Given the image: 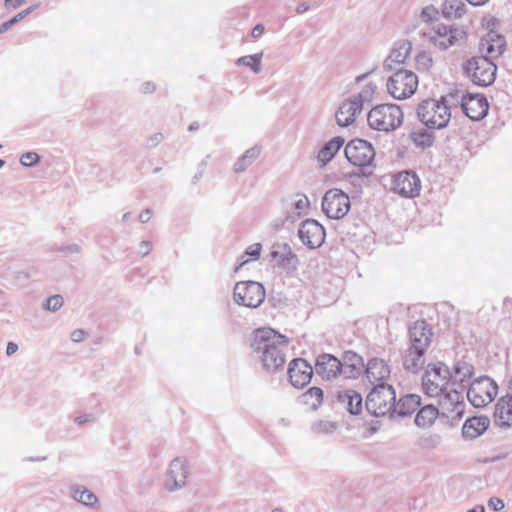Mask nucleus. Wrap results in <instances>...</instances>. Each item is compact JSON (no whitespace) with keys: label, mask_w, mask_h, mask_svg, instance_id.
Instances as JSON below:
<instances>
[{"label":"nucleus","mask_w":512,"mask_h":512,"mask_svg":"<svg viewBox=\"0 0 512 512\" xmlns=\"http://www.w3.org/2000/svg\"><path fill=\"white\" fill-rule=\"evenodd\" d=\"M271 258L276 261L279 268L286 272H293L299 265L297 255L292 251L291 247L286 243H276L272 246L270 252Z\"/></svg>","instance_id":"obj_21"},{"label":"nucleus","mask_w":512,"mask_h":512,"mask_svg":"<svg viewBox=\"0 0 512 512\" xmlns=\"http://www.w3.org/2000/svg\"><path fill=\"white\" fill-rule=\"evenodd\" d=\"M40 156L36 152H25L20 157V163L25 167H33L40 162Z\"/></svg>","instance_id":"obj_48"},{"label":"nucleus","mask_w":512,"mask_h":512,"mask_svg":"<svg viewBox=\"0 0 512 512\" xmlns=\"http://www.w3.org/2000/svg\"><path fill=\"white\" fill-rule=\"evenodd\" d=\"M416 114L428 129H443L451 119V111H448L446 104L433 98L422 100L417 105Z\"/></svg>","instance_id":"obj_3"},{"label":"nucleus","mask_w":512,"mask_h":512,"mask_svg":"<svg viewBox=\"0 0 512 512\" xmlns=\"http://www.w3.org/2000/svg\"><path fill=\"white\" fill-rule=\"evenodd\" d=\"M461 108L471 120L479 121L487 115L489 104L484 95L467 93L461 97Z\"/></svg>","instance_id":"obj_18"},{"label":"nucleus","mask_w":512,"mask_h":512,"mask_svg":"<svg viewBox=\"0 0 512 512\" xmlns=\"http://www.w3.org/2000/svg\"><path fill=\"white\" fill-rule=\"evenodd\" d=\"M341 364H364L363 358L352 350L344 351L340 358Z\"/></svg>","instance_id":"obj_46"},{"label":"nucleus","mask_w":512,"mask_h":512,"mask_svg":"<svg viewBox=\"0 0 512 512\" xmlns=\"http://www.w3.org/2000/svg\"><path fill=\"white\" fill-rule=\"evenodd\" d=\"M433 331L426 320H417L408 327V349L427 351L432 343Z\"/></svg>","instance_id":"obj_14"},{"label":"nucleus","mask_w":512,"mask_h":512,"mask_svg":"<svg viewBox=\"0 0 512 512\" xmlns=\"http://www.w3.org/2000/svg\"><path fill=\"white\" fill-rule=\"evenodd\" d=\"M439 416H441L439 409L432 404H428L419 409L415 416L414 423L419 428H429Z\"/></svg>","instance_id":"obj_31"},{"label":"nucleus","mask_w":512,"mask_h":512,"mask_svg":"<svg viewBox=\"0 0 512 512\" xmlns=\"http://www.w3.org/2000/svg\"><path fill=\"white\" fill-rule=\"evenodd\" d=\"M262 246L260 243H255L250 245L244 252V254L240 257L239 264L235 267V272H237L242 266H244L248 260H245V256H250L252 259L256 260L260 257Z\"/></svg>","instance_id":"obj_42"},{"label":"nucleus","mask_w":512,"mask_h":512,"mask_svg":"<svg viewBox=\"0 0 512 512\" xmlns=\"http://www.w3.org/2000/svg\"><path fill=\"white\" fill-rule=\"evenodd\" d=\"M26 2V0H5V6L8 9H16L23 5Z\"/></svg>","instance_id":"obj_58"},{"label":"nucleus","mask_w":512,"mask_h":512,"mask_svg":"<svg viewBox=\"0 0 512 512\" xmlns=\"http://www.w3.org/2000/svg\"><path fill=\"white\" fill-rule=\"evenodd\" d=\"M310 8L309 4L306 2L299 3L296 7V13L297 14H303L306 11H308Z\"/></svg>","instance_id":"obj_64"},{"label":"nucleus","mask_w":512,"mask_h":512,"mask_svg":"<svg viewBox=\"0 0 512 512\" xmlns=\"http://www.w3.org/2000/svg\"><path fill=\"white\" fill-rule=\"evenodd\" d=\"M412 52V43L409 40H401L395 43L389 56L383 62L386 71H392L393 65L403 64Z\"/></svg>","instance_id":"obj_24"},{"label":"nucleus","mask_w":512,"mask_h":512,"mask_svg":"<svg viewBox=\"0 0 512 512\" xmlns=\"http://www.w3.org/2000/svg\"><path fill=\"white\" fill-rule=\"evenodd\" d=\"M490 419L487 416H473L468 418L462 427V436L473 440L481 436L489 427Z\"/></svg>","instance_id":"obj_26"},{"label":"nucleus","mask_w":512,"mask_h":512,"mask_svg":"<svg viewBox=\"0 0 512 512\" xmlns=\"http://www.w3.org/2000/svg\"><path fill=\"white\" fill-rule=\"evenodd\" d=\"M417 75L405 69H398L387 81V90L389 94L398 100L411 97L417 89Z\"/></svg>","instance_id":"obj_8"},{"label":"nucleus","mask_w":512,"mask_h":512,"mask_svg":"<svg viewBox=\"0 0 512 512\" xmlns=\"http://www.w3.org/2000/svg\"><path fill=\"white\" fill-rule=\"evenodd\" d=\"M92 420H93V416L91 414H85V415L77 416L74 421L78 425H82V424L92 421Z\"/></svg>","instance_id":"obj_59"},{"label":"nucleus","mask_w":512,"mask_h":512,"mask_svg":"<svg viewBox=\"0 0 512 512\" xmlns=\"http://www.w3.org/2000/svg\"><path fill=\"white\" fill-rule=\"evenodd\" d=\"M421 405V397L417 394H406L395 400L392 409L393 419L411 416Z\"/></svg>","instance_id":"obj_25"},{"label":"nucleus","mask_w":512,"mask_h":512,"mask_svg":"<svg viewBox=\"0 0 512 512\" xmlns=\"http://www.w3.org/2000/svg\"><path fill=\"white\" fill-rule=\"evenodd\" d=\"M463 95L464 94H461V91L455 89L442 96L439 101L446 104L448 111H450L452 107H458V105L461 106V97Z\"/></svg>","instance_id":"obj_44"},{"label":"nucleus","mask_w":512,"mask_h":512,"mask_svg":"<svg viewBox=\"0 0 512 512\" xmlns=\"http://www.w3.org/2000/svg\"><path fill=\"white\" fill-rule=\"evenodd\" d=\"M314 369L303 358H295L288 365V377L291 385L297 389L304 388L311 381Z\"/></svg>","instance_id":"obj_16"},{"label":"nucleus","mask_w":512,"mask_h":512,"mask_svg":"<svg viewBox=\"0 0 512 512\" xmlns=\"http://www.w3.org/2000/svg\"><path fill=\"white\" fill-rule=\"evenodd\" d=\"M344 143V138L340 136H336L325 143L317 155V160L320 163V166L323 167L327 165L334 158Z\"/></svg>","instance_id":"obj_30"},{"label":"nucleus","mask_w":512,"mask_h":512,"mask_svg":"<svg viewBox=\"0 0 512 512\" xmlns=\"http://www.w3.org/2000/svg\"><path fill=\"white\" fill-rule=\"evenodd\" d=\"M80 249L81 248L78 244H70V245L60 248V251L64 254H72V253H79Z\"/></svg>","instance_id":"obj_56"},{"label":"nucleus","mask_w":512,"mask_h":512,"mask_svg":"<svg viewBox=\"0 0 512 512\" xmlns=\"http://www.w3.org/2000/svg\"><path fill=\"white\" fill-rule=\"evenodd\" d=\"M262 57H263V52L256 53L253 55L242 56L236 60V64L238 66H247L254 73L258 74L261 71Z\"/></svg>","instance_id":"obj_39"},{"label":"nucleus","mask_w":512,"mask_h":512,"mask_svg":"<svg viewBox=\"0 0 512 512\" xmlns=\"http://www.w3.org/2000/svg\"><path fill=\"white\" fill-rule=\"evenodd\" d=\"M152 243L150 241H142L140 243V253L143 257L147 256L150 253Z\"/></svg>","instance_id":"obj_57"},{"label":"nucleus","mask_w":512,"mask_h":512,"mask_svg":"<svg viewBox=\"0 0 512 512\" xmlns=\"http://www.w3.org/2000/svg\"><path fill=\"white\" fill-rule=\"evenodd\" d=\"M367 121L371 129L389 132L401 126L403 112L396 104H380L369 111Z\"/></svg>","instance_id":"obj_5"},{"label":"nucleus","mask_w":512,"mask_h":512,"mask_svg":"<svg viewBox=\"0 0 512 512\" xmlns=\"http://www.w3.org/2000/svg\"><path fill=\"white\" fill-rule=\"evenodd\" d=\"M451 372V384L453 386H458L463 391L469 387L471 383L469 381L475 373V368L473 364L462 358L455 361Z\"/></svg>","instance_id":"obj_23"},{"label":"nucleus","mask_w":512,"mask_h":512,"mask_svg":"<svg viewBox=\"0 0 512 512\" xmlns=\"http://www.w3.org/2000/svg\"><path fill=\"white\" fill-rule=\"evenodd\" d=\"M467 390L470 403L476 407H484L491 403L497 395L498 385L488 376H480L474 379Z\"/></svg>","instance_id":"obj_9"},{"label":"nucleus","mask_w":512,"mask_h":512,"mask_svg":"<svg viewBox=\"0 0 512 512\" xmlns=\"http://www.w3.org/2000/svg\"><path fill=\"white\" fill-rule=\"evenodd\" d=\"M151 213L152 211L149 208L143 210L139 215V221L141 223H147L150 220Z\"/></svg>","instance_id":"obj_61"},{"label":"nucleus","mask_w":512,"mask_h":512,"mask_svg":"<svg viewBox=\"0 0 512 512\" xmlns=\"http://www.w3.org/2000/svg\"><path fill=\"white\" fill-rule=\"evenodd\" d=\"M64 300L61 295L50 296L46 300L45 308L49 311L56 312L63 306Z\"/></svg>","instance_id":"obj_49"},{"label":"nucleus","mask_w":512,"mask_h":512,"mask_svg":"<svg viewBox=\"0 0 512 512\" xmlns=\"http://www.w3.org/2000/svg\"><path fill=\"white\" fill-rule=\"evenodd\" d=\"M70 494L79 503L86 506H93L98 502L97 496L89 489L80 485L70 487Z\"/></svg>","instance_id":"obj_33"},{"label":"nucleus","mask_w":512,"mask_h":512,"mask_svg":"<svg viewBox=\"0 0 512 512\" xmlns=\"http://www.w3.org/2000/svg\"><path fill=\"white\" fill-rule=\"evenodd\" d=\"M504 399H498L494 408V423L499 427L509 428L512 426V413L508 412L504 405Z\"/></svg>","instance_id":"obj_34"},{"label":"nucleus","mask_w":512,"mask_h":512,"mask_svg":"<svg viewBox=\"0 0 512 512\" xmlns=\"http://www.w3.org/2000/svg\"><path fill=\"white\" fill-rule=\"evenodd\" d=\"M323 390L320 387H311L300 396L304 404L310 405L311 408L317 409L323 402Z\"/></svg>","instance_id":"obj_38"},{"label":"nucleus","mask_w":512,"mask_h":512,"mask_svg":"<svg viewBox=\"0 0 512 512\" xmlns=\"http://www.w3.org/2000/svg\"><path fill=\"white\" fill-rule=\"evenodd\" d=\"M315 372L324 380H332L340 376L342 364L340 359L329 353H322L315 361Z\"/></svg>","instance_id":"obj_22"},{"label":"nucleus","mask_w":512,"mask_h":512,"mask_svg":"<svg viewBox=\"0 0 512 512\" xmlns=\"http://www.w3.org/2000/svg\"><path fill=\"white\" fill-rule=\"evenodd\" d=\"M396 400V392L392 385L379 383L374 386L366 397L365 407L375 417L388 415L393 419L392 409Z\"/></svg>","instance_id":"obj_4"},{"label":"nucleus","mask_w":512,"mask_h":512,"mask_svg":"<svg viewBox=\"0 0 512 512\" xmlns=\"http://www.w3.org/2000/svg\"><path fill=\"white\" fill-rule=\"evenodd\" d=\"M287 338L271 328L256 329L251 338L250 347L253 353L268 372H277L284 367Z\"/></svg>","instance_id":"obj_1"},{"label":"nucleus","mask_w":512,"mask_h":512,"mask_svg":"<svg viewBox=\"0 0 512 512\" xmlns=\"http://www.w3.org/2000/svg\"><path fill=\"white\" fill-rule=\"evenodd\" d=\"M35 6H30L28 7L27 9L19 12L17 15H15L14 17H12L10 20H9V23L11 25H14L16 24L17 22H19L20 20H22L23 18H25L27 15H29L33 10H34Z\"/></svg>","instance_id":"obj_51"},{"label":"nucleus","mask_w":512,"mask_h":512,"mask_svg":"<svg viewBox=\"0 0 512 512\" xmlns=\"http://www.w3.org/2000/svg\"><path fill=\"white\" fill-rule=\"evenodd\" d=\"M311 428L316 434H331L336 430L337 424L332 421L319 420L314 422Z\"/></svg>","instance_id":"obj_43"},{"label":"nucleus","mask_w":512,"mask_h":512,"mask_svg":"<svg viewBox=\"0 0 512 512\" xmlns=\"http://www.w3.org/2000/svg\"><path fill=\"white\" fill-rule=\"evenodd\" d=\"M346 159L358 167L357 172L351 175L357 177H370L374 172L375 150L372 144L363 139H353L347 143L344 149Z\"/></svg>","instance_id":"obj_2"},{"label":"nucleus","mask_w":512,"mask_h":512,"mask_svg":"<svg viewBox=\"0 0 512 512\" xmlns=\"http://www.w3.org/2000/svg\"><path fill=\"white\" fill-rule=\"evenodd\" d=\"M188 476V467L184 459L179 457L173 459L166 473L165 488L173 492L182 488L186 484Z\"/></svg>","instance_id":"obj_19"},{"label":"nucleus","mask_w":512,"mask_h":512,"mask_svg":"<svg viewBox=\"0 0 512 512\" xmlns=\"http://www.w3.org/2000/svg\"><path fill=\"white\" fill-rule=\"evenodd\" d=\"M489 507H491L494 511H500L504 508V502L497 497H491L488 501Z\"/></svg>","instance_id":"obj_52"},{"label":"nucleus","mask_w":512,"mask_h":512,"mask_svg":"<svg viewBox=\"0 0 512 512\" xmlns=\"http://www.w3.org/2000/svg\"><path fill=\"white\" fill-rule=\"evenodd\" d=\"M298 236L302 243L310 249L321 247L325 241V228L315 219H306L298 228Z\"/></svg>","instance_id":"obj_15"},{"label":"nucleus","mask_w":512,"mask_h":512,"mask_svg":"<svg viewBox=\"0 0 512 512\" xmlns=\"http://www.w3.org/2000/svg\"><path fill=\"white\" fill-rule=\"evenodd\" d=\"M463 73L473 84L487 87L496 79L497 66L490 58L473 56L464 62Z\"/></svg>","instance_id":"obj_6"},{"label":"nucleus","mask_w":512,"mask_h":512,"mask_svg":"<svg viewBox=\"0 0 512 512\" xmlns=\"http://www.w3.org/2000/svg\"><path fill=\"white\" fill-rule=\"evenodd\" d=\"M337 401L351 414L358 415L362 411V396L355 390L348 389L337 393Z\"/></svg>","instance_id":"obj_28"},{"label":"nucleus","mask_w":512,"mask_h":512,"mask_svg":"<svg viewBox=\"0 0 512 512\" xmlns=\"http://www.w3.org/2000/svg\"><path fill=\"white\" fill-rule=\"evenodd\" d=\"M362 111L360 103L356 104L350 98L344 101L336 112V121L340 127H348L356 118V115Z\"/></svg>","instance_id":"obj_29"},{"label":"nucleus","mask_w":512,"mask_h":512,"mask_svg":"<svg viewBox=\"0 0 512 512\" xmlns=\"http://www.w3.org/2000/svg\"><path fill=\"white\" fill-rule=\"evenodd\" d=\"M86 332L83 329H76L71 333V340L73 342H82L85 338Z\"/></svg>","instance_id":"obj_54"},{"label":"nucleus","mask_w":512,"mask_h":512,"mask_svg":"<svg viewBox=\"0 0 512 512\" xmlns=\"http://www.w3.org/2000/svg\"><path fill=\"white\" fill-rule=\"evenodd\" d=\"M375 89L376 85L370 82L366 84L358 94L354 95L350 99L355 101L356 104H359L360 102V108L363 109L364 103L372 100Z\"/></svg>","instance_id":"obj_40"},{"label":"nucleus","mask_w":512,"mask_h":512,"mask_svg":"<svg viewBox=\"0 0 512 512\" xmlns=\"http://www.w3.org/2000/svg\"><path fill=\"white\" fill-rule=\"evenodd\" d=\"M437 397H440L439 404L442 408L441 416L459 421L464 414L465 403L462 392L457 389L445 390Z\"/></svg>","instance_id":"obj_13"},{"label":"nucleus","mask_w":512,"mask_h":512,"mask_svg":"<svg viewBox=\"0 0 512 512\" xmlns=\"http://www.w3.org/2000/svg\"><path fill=\"white\" fill-rule=\"evenodd\" d=\"M162 133H155L151 137L148 138V146L155 147L163 140Z\"/></svg>","instance_id":"obj_55"},{"label":"nucleus","mask_w":512,"mask_h":512,"mask_svg":"<svg viewBox=\"0 0 512 512\" xmlns=\"http://www.w3.org/2000/svg\"><path fill=\"white\" fill-rule=\"evenodd\" d=\"M506 49L505 37L493 30L487 32L480 40L479 52L481 56L491 60L500 57Z\"/></svg>","instance_id":"obj_20"},{"label":"nucleus","mask_w":512,"mask_h":512,"mask_svg":"<svg viewBox=\"0 0 512 512\" xmlns=\"http://www.w3.org/2000/svg\"><path fill=\"white\" fill-rule=\"evenodd\" d=\"M436 15H438V10L433 6L429 5L422 9L420 17L424 22H431Z\"/></svg>","instance_id":"obj_50"},{"label":"nucleus","mask_w":512,"mask_h":512,"mask_svg":"<svg viewBox=\"0 0 512 512\" xmlns=\"http://www.w3.org/2000/svg\"><path fill=\"white\" fill-rule=\"evenodd\" d=\"M155 89H156V86L152 82H145L141 86V91L143 93H152L155 91Z\"/></svg>","instance_id":"obj_62"},{"label":"nucleus","mask_w":512,"mask_h":512,"mask_svg":"<svg viewBox=\"0 0 512 512\" xmlns=\"http://www.w3.org/2000/svg\"><path fill=\"white\" fill-rule=\"evenodd\" d=\"M350 207V198L341 189H329L322 198V211L330 219H342L347 215Z\"/></svg>","instance_id":"obj_11"},{"label":"nucleus","mask_w":512,"mask_h":512,"mask_svg":"<svg viewBox=\"0 0 512 512\" xmlns=\"http://www.w3.org/2000/svg\"><path fill=\"white\" fill-rule=\"evenodd\" d=\"M452 380V372L442 362L428 364L422 376V387L430 397H436L448 388Z\"/></svg>","instance_id":"obj_7"},{"label":"nucleus","mask_w":512,"mask_h":512,"mask_svg":"<svg viewBox=\"0 0 512 512\" xmlns=\"http://www.w3.org/2000/svg\"><path fill=\"white\" fill-rule=\"evenodd\" d=\"M416 65L419 70L427 71L433 64L432 57L429 53L421 51L416 55Z\"/></svg>","instance_id":"obj_45"},{"label":"nucleus","mask_w":512,"mask_h":512,"mask_svg":"<svg viewBox=\"0 0 512 512\" xmlns=\"http://www.w3.org/2000/svg\"><path fill=\"white\" fill-rule=\"evenodd\" d=\"M18 351V345L15 342H9L6 347L7 356H12Z\"/></svg>","instance_id":"obj_63"},{"label":"nucleus","mask_w":512,"mask_h":512,"mask_svg":"<svg viewBox=\"0 0 512 512\" xmlns=\"http://www.w3.org/2000/svg\"><path fill=\"white\" fill-rule=\"evenodd\" d=\"M466 31L457 26L438 24L429 35V42L442 51L466 40Z\"/></svg>","instance_id":"obj_12"},{"label":"nucleus","mask_w":512,"mask_h":512,"mask_svg":"<svg viewBox=\"0 0 512 512\" xmlns=\"http://www.w3.org/2000/svg\"><path fill=\"white\" fill-rule=\"evenodd\" d=\"M365 364H342L341 374L345 379H357L365 372Z\"/></svg>","instance_id":"obj_41"},{"label":"nucleus","mask_w":512,"mask_h":512,"mask_svg":"<svg viewBox=\"0 0 512 512\" xmlns=\"http://www.w3.org/2000/svg\"><path fill=\"white\" fill-rule=\"evenodd\" d=\"M425 353H426V351H422V350L416 351V350L407 348L405 355L403 357L404 369L413 374L418 373L422 369V367L425 363V360H424Z\"/></svg>","instance_id":"obj_32"},{"label":"nucleus","mask_w":512,"mask_h":512,"mask_svg":"<svg viewBox=\"0 0 512 512\" xmlns=\"http://www.w3.org/2000/svg\"><path fill=\"white\" fill-rule=\"evenodd\" d=\"M421 189L418 175L413 171H402L394 176L393 191L401 196L413 198Z\"/></svg>","instance_id":"obj_17"},{"label":"nucleus","mask_w":512,"mask_h":512,"mask_svg":"<svg viewBox=\"0 0 512 512\" xmlns=\"http://www.w3.org/2000/svg\"><path fill=\"white\" fill-rule=\"evenodd\" d=\"M308 206H309V200L305 195H303L300 199H298L294 203V208L299 211H302V210L308 208Z\"/></svg>","instance_id":"obj_53"},{"label":"nucleus","mask_w":512,"mask_h":512,"mask_svg":"<svg viewBox=\"0 0 512 512\" xmlns=\"http://www.w3.org/2000/svg\"><path fill=\"white\" fill-rule=\"evenodd\" d=\"M441 437L437 434L422 437L419 440V447L422 449H433L439 445Z\"/></svg>","instance_id":"obj_47"},{"label":"nucleus","mask_w":512,"mask_h":512,"mask_svg":"<svg viewBox=\"0 0 512 512\" xmlns=\"http://www.w3.org/2000/svg\"><path fill=\"white\" fill-rule=\"evenodd\" d=\"M261 149L254 146L244 152L234 164V172H244L260 155Z\"/></svg>","instance_id":"obj_35"},{"label":"nucleus","mask_w":512,"mask_h":512,"mask_svg":"<svg viewBox=\"0 0 512 512\" xmlns=\"http://www.w3.org/2000/svg\"><path fill=\"white\" fill-rule=\"evenodd\" d=\"M390 373L389 366L380 358L370 359L365 367L366 377L371 383H384L383 381L389 378Z\"/></svg>","instance_id":"obj_27"},{"label":"nucleus","mask_w":512,"mask_h":512,"mask_svg":"<svg viewBox=\"0 0 512 512\" xmlns=\"http://www.w3.org/2000/svg\"><path fill=\"white\" fill-rule=\"evenodd\" d=\"M233 298L238 305L257 308L265 300V288L256 281H241L234 287Z\"/></svg>","instance_id":"obj_10"},{"label":"nucleus","mask_w":512,"mask_h":512,"mask_svg":"<svg viewBox=\"0 0 512 512\" xmlns=\"http://www.w3.org/2000/svg\"><path fill=\"white\" fill-rule=\"evenodd\" d=\"M264 32V26L262 24H257L254 26L251 32V36L253 38H259Z\"/></svg>","instance_id":"obj_60"},{"label":"nucleus","mask_w":512,"mask_h":512,"mask_svg":"<svg viewBox=\"0 0 512 512\" xmlns=\"http://www.w3.org/2000/svg\"><path fill=\"white\" fill-rule=\"evenodd\" d=\"M410 139L415 146L422 149L429 148L435 141V135L424 128L415 129L410 133Z\"/></svg>","instance_id":"obj_37"},{"label":"nucleus","mask_w":512,"mask_h":512,"mask_svg":"<svg viewBox=\"0 0 512 512\" xmlns=\"http://www.w3.org/2000/svg\"><path fill=\"white\" fill-rule=\"evenodd\" d=\"M466 11L462 0H445L442 5V15L447 19L461 18Z\"/></svg>","instance_id":"obj_36"}]
</instances>
